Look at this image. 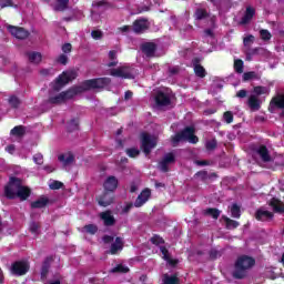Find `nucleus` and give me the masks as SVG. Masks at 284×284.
Wrapping results in <instances>:
<instances>
[{
    "instance_id": "aec40b11",
    "label": "nucleus",
    "mask_w": 284,
    "mask_h": 284,
    "mask_svg": "<svg viewBox=\"0 0 284 284\" xmlns=\"http://www.w3.org/2000/svg\"><path fill=\"white\" fill-rule=\"evenodd\" d=\"M256 153L258 154L263 163H270V161H272V155H270V150H267V146L265 144L260 145L256 150Z\"/></svg>"
},
{
    "instance_id": "58836bf2",
    "label": "nucleus",
    "mask_w": 284,
    "mask_h": 284,
    "mask_svg": "<svg viewBox=\"0 0 284 284\" xmlns=\"http://www.w3.org/2000/svg\"><path fill=\"white\" fill-rule=\"evenodd\" d=\"M75 130H79V119H72L67 123L68 132H75Z\"/></svg>"
},
{
    "instance_id": "8fccbe9b",
    "label": "nucleus",
    "mask_w": 284,
    "mask_h": 284,
    "mask_svg": "<svg viewBox=\"0 0 284 284\" xmlns=\"http://www.w3.org/2000/svg\"><path fill=\"white\" fill-rule=\"evenodd\" d=\"M128 156H130V159H136V156H139V154H141V151H139V149H126L125 150Z\"/></svg>"
},
{
    "instance_id": "7c9ffc66",
    "label": "nucleus",
    "mask_w": 284,
    "mask_h": 284,
    "mask_svg": "<svg viewBox=\"0 0 284 284\" xmlns=\"http://www.w3.org/2000/svg\"><path fill=\"white\" fill-rule=\"evenodd\" d=\"M48 103L51 105H61V103H65V99L63 98V93H59L58 95L54 97H49Z\"/></svg>"
},
{
    "instance_id": "4c0bfd02",
    "label": "nucleus",
    "mask_w": 284,
    "mask_h": 284,
    "mask_svg": "<svg viewBox=\"0 0 284 284\" xmlns=\"http://www.w3.org/2000/svg\"><path fill=\"white\" fill-rule=\"evenodd\" d=\"M112 274H128L130 268L123 264H118L115 267L111 270Z\"/></svg>"
},
{
    "instance_id": "c85d7f7f",
    "label": "nucleus",
    "mask_w": 284,
    "mask_h": 284,
    "mask_svg": "<svg viewBox=\"0 0 284 284\" xmlns=\"http://www.w3.org/2000/svg\"><path fill=\"white\" fill-rule=\"evenodd\" d=\"M70 4V0H57V4L53 10L55 12H65L68 10V6Z\"/></svg>"
},
{
    "instance_id": "c03bdc74",
    "label": "nucleus",
    "mask_w": 284,
    "mask_h": 284,
    "mask_svg": "<svg viewBox=\"0 0 284 284\" xmlns=\"http://www.w3.org/2000/svg\"><path fill=\"white\" fill-rule=\"evenodd\" d=\"M209 14H207V10L205 9H196L195 11V19H197V21H203V19H207Z\"/></svg>"
},
{
    "instance_id": "1a4fd4ad",
    "label": "nucleus",
    "mask_w": 284,
    "mask_h": 284,
    "mask_svg": "<svg viewBox=\"0 0 284 284\" xmlns=\"http://www.w3.org/2000/svg\"><path fill=\"white\" fill-rule=\"evenodd\" d=\"M8 32H10V34H12V37H14L16 39H28L30 37V31L26 30L23 27H14L12 24H9L7 27Z\"/></svg>"
},
{
    "instance_id": "7ed1b4c3",
    "label": "nucleus",
    "mask_w": 284,
    "mask_h": 284,
    "mask_svg": "<svg viewBox=\"0 0 284 284\" xmlns=\"http://www.w3.org/2000/svg\"><path fill=\"white\" fill-rule=\"evenodd\" d=\"M110 83H112L110 78H95L82 82L85 92H89V90H101L103 88H108Z\"/></svg>"
},
{
    "instance_id": "a18cd8bd",
    "label": "nucleus",
    "mask_w": 284,
    "mask_h": 284,
    "mask_svg": "<svg viewBox=\"0 0 284 284\" xmlns=\"http://www.w3.org/2000/svg\"><path fill=\"white\" fill-rule=\"evenodd\" d=\"M223 121L224 123H227V125H230L231 123H234V113H232V111L224 112Z\"/></svg>"
},
{
    "instance_id": "9b49d317",
    "label": "nucleus",
    "mask_w": 284,
    "mask_h": 284,
    "mask_svg": "<svg viewBox=\"0 0 284 284\" xmlns=\"http://www.w3.org/2000/svg\"><path fill=\"white\" fill-rule=\"evenodd\" d=\"M83 92H85V87L83 85V82H82L81 85H75L70 88L67 91H62V97L65 102V101H70V99H74L77 94H83Z\"/></svg>"
},
{
    "instance_id": "5701e85b",
    "label": "nucleus",
    "mask_w": 284,
    "mask_h": 284,
    "mask_svg": "<svg viewBox=\"0 0 284 284\" xmlns=\"http://www.w3.org/2000/svg\"><path fill=\"white\" fill-rule=\"evenodd\" d=\"M50 203V199L47 196H40L38 200L31 202V210H43Z\"/></svg>"
},
{
    "instance_id": "a211bd4d",
    "label": "nucleus",
    "mask_w": 284,
    "mask_h": 284,
    "mask_svg": "<svg viewBox=\"0 0 284 284\" xmlns=\"http://www.w3.org/2000/svg\"><path fill=\"white\" fill-rule=\"evenodd\" d=\"M155 103L159 105V108H165L172 103V100L170 99V95L159 91L155 95Z\"/></svg>"
},
{
    "instance_id": "2f4dec72",
    "label": "nucleus",
    "mask_w": 284,
    "mask_h": 284,
    "mask_svg": "<svg viewBox=\"0 0 284 284\" xmlns=\"http://www.w3.org/2000/svg\"><path fill=\"white\" fill-rule=\"evenodd\" d=\"M58 160L60 161V163H63V165H72V163H74V155L72 154H60L58 156Z\"/></svg>"
},
{
    "instance_id": "393cba45",
    "label": "nucleus",
    "mask_w": 284,
    "mask_h": 284,
    "mask_svg": "<svg viewBox=\"0 0 284 284\" xmlns=\"http://www.w3.org/2000/svg\"><path fill=\"white\" fill-rule=\"evenodd\" d=\"M255 219L256 221H272V219H274V213L258 209L255 212Z\"/></svg>"
},
{
    "instance_id": "e433bc0d",
    "label": "nucleus",
    "mask_w": 284,
    "mask_h": 284,
    "mask_svg": "<svg viewBox=\"0 0 284 284\" xmlns=\"http://www.w3.org/2000/svg\"><path fill=\"white\" fill-rule=\"evenodd\" d=\"M255 97H261L263 94H270V89L267 87L257 85L253 88Z\"/></svg>"
},
{
    "instance_id": "de8ad7c7",
    "label": "nucleus",
    "mask_w": 284,
    "mask_h": 284,
    "mask_svg": "<svg viewBox=\"0 0 284 284\" xmlns=\"http://www.w3.org/2000/svg\"><path fill=\"white\" fill-rule=\"evenodd\" d=\"M260 37L262 41H270L272 39V33L267 29H261Z\"/></svg>"
},
{
    "instance_id": "c756f323",
    "label": "nucleus",
    "mask_w": 284,
    "mask_h": 284,
    "mask_svg": "<svg viewBox=\"0 0 284 284\" xmlns=\"http://www.w3.org/2000/svg\"><path fill=\"white\" fill-rule=\"evenodd\" d=\"M222 220L224 221V225L227 230H236V227L241 225L239 221L232 220L227 216H222Z\"/></svg>"
},
{
    "instance_id": "774afa93",
    "label": "nucleus",
    "mask_w": 284,
    "mask_h": 284,
    "mask_svg": "<svg viewBox=\"0 0 284 284\" xmlns=\"http://www.w3.org/2000/svg\"><path fill=\"white\" fill-rule=\"evenodd\" d=\"M166 263H169V265H171V267H176V265H179V260H174L172 257H169L166 260Z\"/></svg>"
},
{
    "instance_id": "4468645a",
    "label": "nucleus",
    "mask_w": 284,
    "mask_h": 284,
    "mask_svg": "<svg viewBox=\"0 0 284 284\" xmlns=\"http://www.w3.org/2000/svg\"><path fill=\"white\" fill-rule=\"evenodd\" d=\"M150 28V23L148 22V19L145 18H140V19H136L134 22H133V27H132V30L135 34H143V32L145 30H149Z\"/></svg>"
},
{
    "instance_id": "680f3d73",
    "label": "nucleus",
    "mask_w": 284,
    "mask_h": 284,
    "mask_svg": "<svg viewBox=\"0 0 284 284\" xmlns=\"http://www.w3.org/2000/svg\"><path fill=\"white\" fill-rule=\"evenodd\" d=\"M62 52H64V54H70V52H72V44L71 43H64L62 45Z\"/></svg>"
},
{
    "instance_id": "e2e57ef3",
    "label": "nucleus",
    "mask_w": 284,
    "mask_h": 284,
    "mask_svg": "<svg viewBox=\"0 0 284 284\" xmlns=\"http://www.w3.org/2000/svg\"><path fill=\"white\" fill-rule=\"evenodd\" d=\"M0 8H12V0H1Z\"/></svg>"
},
{
    "instance_id": "603ef678",
    "label": "nucleus",
    "mask_w": 284,
    "mask_h": 284,
    "mask_svg": "<svg viewBox=\"0 0 284 284\" xmlns=\"http://www.w3.org/2000/svg\"><path fill=\"white\" fill-rule=\"evenodd\" d=\"M50 190H61L63 187V182L54 180L50 185Z\"/></svg>"
},
{
    "instance_id": "473e14b6",
    "label": "nucleus",
    "mask_w": 284,
    "mask_h": 284,
    "mask_svg": "<svg viewBox=\"0 0 284 284\" xmlns=\"http://www.w3.org/2000/svg\"><path fill=\"white\" fill-rule=\"evenodd\" d=\"M11 136H18L21 139V136H26V126L23 125H17L10 131Z\"/></svg>"
},
{
    "instance_id": "f3484780",
    "label": "nucleus",
    "mask_w": 284,
    "mask_h": 284,
    "mask_svg": "<svg viewBox=\"0 0 284 284\" xmlns=\"http://www.w3.org/2000/svg\"><path fill=\"white\" fill-rule=\"evenodd\" d=\"M276 108L278 110L280 108H284V93L273 97L272 100L270 101V105H268L270 112H274Z\"/></svg>"
},
{
    "instance_id": "49530a36",
    "label": "nucleus",
    "mask_w": 284,
    "mask_h": 284,
    "mask_svg": "<svg viewBox=\"0 0 284 284\" xmlns=\"http://www.w3.org/2000/svg\"><path fill=\"white\" fill-rule=\"evenodd\" d=\"M244 62L241 59L234 60V70L237 74H243Z\"/></svg>"
},
{
    "instance_id": "20e7f679",
    "label": "nucleus",
    "mask_w": 284,
    "mask_h": 284,
    "mask_svg": "<svg viewBox=\"0 0 284 284\" xmlns=\"http://www.w3.org/2000/svg\"><path fill=\"white\" fill-rule=\"evenodd\" d=\"M73 79H77V73L74 71L71 72H62L53 85L54 92H60V90L64 87L68 85L70 81H73Z\"/></svg>"
},
{
    "instance_id": "c9c22d12",
    "label": "nucleus",
    "mask_w": 284,
    "mask_h": 284,
    "mask_svg": "<svg viewBox=\"0 0 284 284\" xmlns=\"http://www.w3.org/2000/svg\"><path fill=\"white\" fill-rule=\"evenodd\" d=\"M27 57L30 63H41L42 57H41V53L39 52H28Z\"/></svg>"
},
{
    "instance_id": "cd10ccee",
    "label": "nucleus",
    "mask_w": 284,
    "mask_h": 284,
    "mask_svg": "<svg viewBox=\"0 0 284 284\" xmlns=\"http://www.w3.org/2000/svg\"><path fill=\"white\" fill-rule=\"evenodd\" d=\"M247 105L251 110H261V100L256 95H250Z\"/></svg>"
},
{
    "instance_id": "6e6552de",
    "label": "nucleus",
    "mask_w": 284,
    "mask_h": 284,
    "mask_svg": "<svg viewBox=\"0 0 284 284\" xmlns=\"http://www.w3.org/2000/svg\"><path fill=\"white\" fill-rule=\"evenodd\" d=\"M14 180H20L19 178H10L8 185L4 187V196L9 200H14L17 197V193L19 192V187H17V182Z\"/></svg>"
},
{
    "instance_id": "f03ea898",
    "label": "nucleus",
    "mask_w": 284,
    "mask_h": 284,
    "mask_svg": "<svg viewBox=\"0 0 284 284\" xmlns=\"http://www.w3.org/2000/svg\"><path fill=\"white\" fill-rule=\"evenodd\" d=\"M194 132H196L194 126H185L182 131L172 135L171 143L173 148H176L181 141H187V143H192L193 145L199 143V136H196Z\"/></svg>"
},
{
    "instance_id": "72a5a7b5",
    "label": "nucleus",
    "mask_w": 284,
    "mask_h": 284,
    "mask_svg": "<svg viewBox=\"0 0 284 284\" xmlns=\"http://www.w3.org/2000/svg\"><path fill=\"white\" fill-rule=\"evenodd\" d=\"M180 283H181V280L176 274L171 276L168 274L163 275V284H180Z\"/></svg>"
},
{
    "instance_id": "bf43d9fd",
    "label": "nucleus",
    "mask_w": 284,
    "mask_h": 284,
    "mask_svg": "<svg viewBox=\"0 0 284 284\" xmlns=\"http://www.w3.org/2000/svg\"><path fill=\"white\" fill-rule=\"evenodd\" d=\"M49 273H50V268L42 266L41 267V281H45V278H48Z\"/></svg>"
},
{
    "instance_id": "ea45409f",
    "label": "nucleus",
    "mask_w": 284,
    "mask_h": 284,
    "mask_svg": "<svg viewBox=\"0 0 284 284\" xmlns=\"http://www.w3.org/2000/svg\"><path fill=\"white\" fill-rule=\"evenodd\" d=\"M256 80L258 81V79H261L260 75H257V73L255 71H248V72H244L243 73V81H252V80Z\"/></svg>"
},
{
    "instance_id": "6ab92c4d",
    "label": "nucleus",
    "mask_w": 284,
    "mask_h": 284,
    "mask_svg": "<svg viewBox=\"0 0 284 284\" xmlns=\"http://www.w3.org/2000/svg\"><path fill=\"white\" fill-rule=\"evenodd\" d=\"M104 190L106 192H114L119 187V180L114 175H110L105 181H104Z\"/></svg>"
},
{
    "instance_id": "2eb2a0df",
    "label": "nucleus",
    "mask_w": 284,
    "mask_h": 284,
    "mask_svg": "<svg viewBox=\"0 0 284 284\" xmlns=\"http://www.w3.org/2000/svg\"><path fill=\"white\" fill-rule=\"evenodd\" d=\"M99 216L101 221H103V225L105 227H112L116 225V219L114 217V215H112V211L106 210L104 212H101Z\"/></svg>"
},
{
    "instance_id": "3c124183",
    "label": "nucleus",
    "mask_w": 284,
    "mask_h": 284,
    "mask_svg": "<svg viewBox=\"0 0 284 284\" xmlns=\"http://www.w3.org/2000/svg\"><path fill=\"white\" fill-rule=\"evenodd\" d=\"M150 241L153 245H163L165 243V240L160 235H153Z\"/></svg>"
},
{
    "instance_id": "4be33fe9",
    "label": "nucleus",
    "mask_w": 284,
    "mask_h": 284,
    "mask_svg": "<svg viewBox=\"0 0 284 284\" xmlns=\"http://www.w3.org/2000/svg\"><path fill=\"white\" fill-rule=\"evenodd\" d=\"M254 14H256V9L253 7H246L244 16L242 17L240 23L241 26H247L252 19H254Z\"/></svg>"
},
{
    "instance_id": "09e8293b",
    "label": "nucleus",
    "mask_w": 284,
    "mask_h": 284,
    "mask_svg": "<svg viewBox=\"0 0 284 284\" xmlns=\"http://www.w3.org/2000/svg\"><path fill=\"white\" fill-rule=\"evenodd\" d=\"M93 6H95V8H111L112 3H110L108 0H95Z\"/></svg>"
},
{
    "instance_id": "a19ab883",
    "label": "nucleus",
    "mask_w": 284,
    "mask_h": 284,
    "mask_svg": "<svg viewBox=\"0 0 284 284\" xmlns=\"http://www.w3.org/2000/svg\"><path fill=\"white\" fill-rule=\"evenodd\" d=\"M8 101L13 110L19 109V105H21V100L17 95H11Z\"/></svg>"
},
{
    "instance_id": "9d476101",
    "label": "nucleus",
    "mask_w": 284,
    "mask_h": 284,
    "mask_svg": "<svg viewBox=\"0 0 284 284\" xmlns=\"http://www.w3.org/2000/svg\"><path fill=\"white\" fill-rule=\"evenodd\" d=\"M13 181L18 187V192H17L18 199H20V201H28V199H30V195L32 194V190H30V187L28 186H24L21 180H13Z\"/></svg>"
},
{
    "instance_id": "a878e982",
    "label": "nucleus",
    "mask_w": 284,
    "mask_h": 284,
    "mask_svg": "<svg viewBox=\"0 0 284 284\" xmlns=\"http://www.w3.org/2000/svg\"><path fill=\"white\" fill-rule=\"evenodd\" d=\"M268 205L273 207L274 212H277L278 214L284 213V203L281 202V200L272 197Z\"/></svg>"
},
{
    "instance_id": "f704fd0d",
    "label": "nucleus",
    "mask_w": 284,
    "mask_h": 284,
    "mask_svg": "<svg viewBox=\"0 0 284 284\" xmlns=\"http://www.w3.org/2000/svg\"><path fill=\"white\" fill-rule=\"evenodd\" d=\"M82 232H85L87 234L94 236V234L99 232V226H97V224H87L82 227Z\"/></svg>"
},
{
    "instance_id": "dca6fc26",
    "label": "nucleus",
    "mask_w": 284,
    "mask_h": 284,
    "mask_svg": "<svg viewBox=\"0 0 284 284\" xmlns=\"http://www.w3.org/2000/svg\"><path fill=\"white\" fill-rule=\"evenodd\" d=\"M150 196H152V191L150 189H144L136 197L134 202V207H143L145 203L150 200Z\"/></svg>"
},
{
    "instance_id": "37998d69",
    "label": "nucleus",
    "mask_w": 284,
    "mask_h": 284,
    "mask_svg": "<svg viewBox=\"0 0 284 284\" xmlns=\"http://www.w3.org/2000/svg\"><path fill=\"white\" fill-rule=\"evenodd\" d=\"M231 216L232 219H241V206H239V204L231 206Z\"/></svg>"
},
{
    "instance_id": "5fc2aeb1",
    "label": "nucleus",
    "mask_w": 284,
    "mask_h": 284,
    "mask_svg": "<svg viewBox=\"0 0 284 284\" xmlns=\"http://www.w3.org/2000/svg\"><path fill=\"white\" fill-rule=\"evenodd\" d=\"M33 162L37 164V165H43V154L41 153H37L33 155Z\"/></svg>"
},
{
    "instance_id": "79ce46f5",
    "label": "nucleus",
    "mask_w": 284,
    "mask_h": 284,
    "mask_svg": "<svg viewBox=\"0 0 284 284\" xmlns=\"http://www.w3.org/2000/svg\"><path fill=\"white\" fill-rule=\"evenodd\" d=\"M39 230H41V223L34 222V221L30 222L29 231L31 232V234L38 235L39 234Z\"/></svg>"
},
{
    "instance_id": "864d4df0",
    "label": "nucleus",
    "mask_w": 284,
    "mask_h": 284,
    "mask_svg": "<svg viewBox=\"0 0 284 284\" xmlns=\"http://www.w3.org/2000/svg\"><path fill=\"white\" fill-rule=\"evenodd\" d=\"M91 37L92 39H94L95 41H99V39H103V31L101 30H93L91 32Z\"/></svg>"
},
{
    "instance_id": "ddd939ff",
    "label": "nucleus",
    "mask_w": 284,
    "mask_h": 284,
    "mask_svg": "<svg viewBox=\"0 0 284 284\" xmlns=\"http://www.w3.org/2000/svg\"><path fill=\"white\" fill-rule=\"evenodd\" d=\"M100 207H108L114 203V194L111 191L104 190L103 194L97 197Z\"/></svg>"
},
{
    "instance_id": "f257e3e1",
    "label": "nucleus",
    "mask_w": 284,
    "mask_h": 284,
    "mask_svg": "<svg viewBox=\"0 0 284 284\" xmlns=\"http://www.w3.org/2000/svg\"><path fill=\"white\" fill-rule=\"evenodd\" d=\"M254 265H256V260H254L253 257L247 255L240 256L235 262L234 271L232 274L233 278L242 281V278H245V276H247V270L254 267Z\"/></svg>"
},
{
    "instance_id": "bb28decb",
    "label": "nucleus",
    "mask_w": 284,
    "mask_h": 284,
    "mask_svg": "<svg viewBox=\"0 0 284 284\" xmlns=\"http://www.w3.org/2000/svg\"><path fill=\"white\" fill-rule=\"evenodd\" d=\"M124 243L122 237H115L114 243L111 244L110 254H119L121 250H123Z\"/></svg>"
},
{
    "instance_id": "412c9836",
    "label": "nucleus",
    "mask_w": 284,
    "mask_h": 284,
    "mask_svg": "<svg viewBox=\"0 0 284 284\" xmlns=\"http://www.w3.org/2000/svg\"><path fill=\"white\" fill-rule=\"evenodd\" d=\"M192 65L196 77H200V79H205V68L201 65V58H194L192 60Z\"/></svg>"
},
{
    "instance_id": "13d9d810",
    "label": "nucleus",
    "mask_w": 284,
    "mask_h": 284,
    "mask_svg": "<svg viewBox=\"0 0 284 284\" xmlns=\"http://www.w3.org/2000/svg\"><path fill=\"white\" fill-rule=\"evenodd\" d=\"M52 261H54V258L52 256L45 257L42 263V267H47L50 270V266L52 265Z\"/></svg>"
},
{
    "instance_id": "4d7b16f0",
    "label": "nucleus",
    "mask_w": 284,
    "mask_h": 284,
    "mask_svg": "<svg viewBox=\"0 0 284 284\" xmlns=\"http://www.w3.org/2000/svg\"><path fill=\"white\" fill-rule=\"evenodd\" d=\"M160 251H161V254H162L164 261H166L171 257L170 256V251L168 250V247L160 246Z\"/></svg>"
},
{
    "instance_id": "338daca9",
    "label": "nucleus",
    "mask_w": 284,
    "mask_h": 284,
    "mask_svg": "<svg viewBox=\"0 0 284 284\" xmlns=\"http://www.w3.org/2000/svg\"><path fill=\"white\" fill-rule=\"evenodd\" d=\"M204 216H212L214 219V207H210L203 211Z\"/></svg>"
},
{
    "instance_id": "052dcab7",
    "label": "nucleus",
    "mask_w": 284,
    "mask_h": 284,
    "mask_svg": "<svg viewBox=\"0 0 284 284\" xmlns=\"http://www.w3.org/2000/svg\"><path fill=\"white\" fill-rule=\"evenodd\" d=\"M254 42V36L250 34L243 39V44L247 48L250 43Z\"/></svg>"
},
{
    "instance_id": "69168bd1",
    "label": "nucleus",
    "mask_w": 284,
    "mask_h": 284,
    "mask_svg": "<svg viewBox=\"0 0 284 284\" xmlns=\"http://www.w3.org/2000/svg\"><path fill=\"white\" fill-rule=\"evenodd\" d=\"M102 241H103V243H105L108 245V244L114 242V236H112V235H103Z\"/></svg>"
},
{
    "instance_id": "b1692460",
    "label": "nucleus",
    "mask_w": 284,
    "mask_h": 284,
    "mask_svg": "<svg viewBox=\"0 0 284 284\" xmlns=\"http://www.w3.org/2000/svg\"><path fill=\"white\" fill-rule=\"evenodd\" d=\"M141 50L146 57H154V52H156V43L145 42L141 45Z\"/></svg>"
},
{
    "instance_id": "0eeeda50",
    "label": "nucleus",
    "mask_w": 284,
    "mask_h": 284,
    "mask_svg": "<svg viewBox=\"0 0 284 284\" xmlns=\"http://www.w3.org/2000/svg\"><path fill=\"white\" fill-rule=\"evenodd\" d=\"M111 77H116L118 79H134L132 73V68L130 67H120L118 69H112L110 71Z\"/></svg>"
},
{
    "instance_id": "0e129e2a",
    "label": "nucleus",
    "mask_w": 284,
    "mask_h": 284,
    "mask_svg": "<svg viewBox=\"0 0 284 284\" xmlns=\"http://www.w3.org/2000/svg\"><path fill=\"white\" fill-rule=\"evenodd\" d=\"M133 207H134V203L132 202L126 203V205L122 209L123 214L130 213V210H132Z\"/></svg>"
},
{
    "instance_id": "423d86ee",
    "label": "nucleus",
    "mask_w": 284,
    "mask_h": 284,
    "mask_svg": "<svg viewBox=\"0 0 284 284\" xmlns=\"http://www.w3.org/2000/svg\"><path fill=\"white\" fill-rule=\"evenodd\" d=\"M29 271L30 265L23 261H16L11 265V274H13V276H26Z\"/></svg>"
},
{
    "instance_id": "39448f33",
    "label": "nucleus",
    "mask_w": 284,
    "mask_h": 284,
    "mask_svg": "<svg viewBox=\"0 0 284 284\" xmlns=\"http://www.w3.org/2000/svg\"><path fill=\"white\" fill-rule=\"evenodd\" d=\"M156 148V140L149 133H142L141 150L148 156Z\"/></svg>"
},
{
    "instance_id": "f8f14e48",
    "label": "nucleus",
    "mask_w": 284,
    "mask_h": 284,
    "mask_svg": "<svg viewBox=\"0 0 284 284\" xmlns=\"http://www.w3.org/2000/svg\"><path fill=\"white\" fill-rule=\"evenodd\" d=\"M170 163H176V156L174 153L170 152L164 155L162 161L159 162L158 168L161 170V172H170Z\"/></svg>"
},
{
    "instance_id": "6e6d98bb",
    "label": "nucleus",
    "mask_w": 284,
    "mask_h": 284,
    "mask_svg": "<svg viewBox=\"0 0 284 284\" xmlns=\"http://www.w3.org/2000/svg\"><path fill=\"white\" fill-rule=\"evenodd\" d=\"M57 62L61 65H68V55L65 53H62L58 57Z\"/></svg>"
}]
</instances>
